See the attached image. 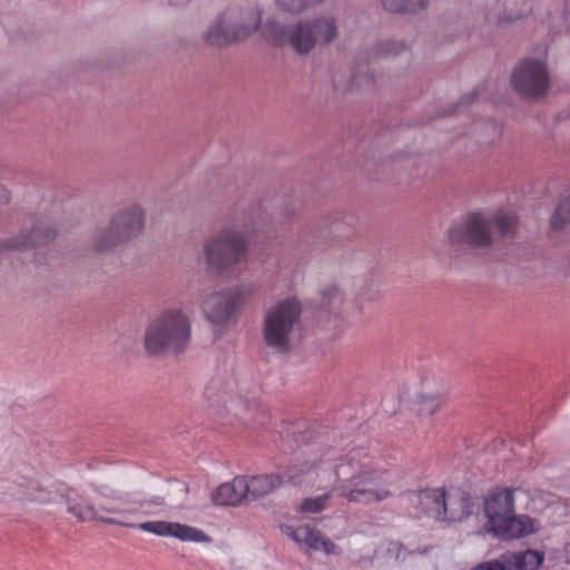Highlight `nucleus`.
<instances>
[{
	"label": "nucleus",
	"mask_w": 570,
	"mask_h": 570,
	"mask_svg": "<svg viewBox=\"0 0 570 570\" xmlns=\"http://www.w3.org/2000/svg\"><path fill=\"white\" fill-rule=\"evenodd\" d=\"M333 471L338 482L337 494L351 503L368 505L392 495L391 472L377 468L374 456L364 446L337 455Z\"/></svg>",
	"instance_id": "f257e3e1"
},
{
	"label": "nucleus",
	"mask_w": 570,
	"mask_h": 570,
	"mask_svg": "<svg viewBox=\"0 0 570 570\" xmlns=\"http://www.w3.org/2000/svg\"><path fill=\"white\" fill-rule=\"evenodd\" d=\"M522 494L519 489L494 488L488 492L483 502L487 518V531L500 540H515L527 537L534 529L533 520L522 513H515V500Z\"/></svg>",
	"instance_id": "f03ea898"
},
{
	"label": "nucleus",
	"mask_w": 570,
	"mask_h": 570,
	"mask_svg": "<svg viewBox=\"0 0 570 570\" xmlns=\"http://www.w3.org/2000/svg\"><path fill=\"white\" fill-rule=\"evenodd\" d=\"M190 341V322L177 308L158 314L147 326L145 348L149 354L180 353Z\"/></svg>",
	"instance_id": "7ed1b4c3"
},
{
	"label": "nucleus",
	"mask_w": 570,
	"mask_h": 570,
	"mask_svg": "<svg viewBox=\"0 0 570 570\" xmlns=\"http://www.w3.org/2000/svg\"><path fill=\"white\" fill-rule=\"evenodd\" d=\"M337 35L336 22L332 17L318 18L312 22H299L285 30L277 22H267L263 36L274 45L288 42L299 53L309 52L317 43H328Z\"/></svg>",
	"instance_id": "20e7f679"
},
{
	"label": "nucleus",
	"mask_w": 570,
	"mask_h": 570,
	"mask_svg": "<svg viewBox=\"0 0 570 570\" xmlns=\"http://www.w3.org/2000/svg\"><path fill=\"white\" fill-rule=\"evenodd\" d=\"M301 305L295 298H286L272 307L265 317L264 338L278 352L289 348V333L299 320Z\"/></svg>",
	"instance_id": "39448f33"
},
{
	"label": "nucleus",
	"mask_w": 570,
	"mask_h": 570,
	"mask_svg": "<svg viewBox=\"0 0 570 570\" xmlns=\"http://www.w3.org/2000/svg\"><path fill=\"white\" fill-rule=\"evenodd\" d=\"M412 502L417 505L422 513L435 520L456 521L470 514V499H460V511L453 507L452 501L446 500L443 488H428L413 494Z\"/></svg>",
	"instance_id": "423d86ee"
},
{
	"label": "nucleus",
	"mask_w": 570,
	"mask_h": 570,
	"mask_svg": "<svg viewBox=\"0 0 570 570\" xmlns=\"http://www.w3.org/2000/svg\"><path fill=\"white\" fill-rule=\"evenodd\" d=\"M336 454L327 452L318 456L297 459L295 463L287 465L282 473L284 478V484L289 483L292 485L321 484V476L327 470H333Z\"/></svg>",
	"instance_id": "0eeeda50"
},
{
	"label": "nucleus",
	"mask_w": 570,
	"mask_h": 570,
	"mask_svg": "<svg viewBox=\"0 0 570 570\" xmlns=\"http://www.w3.org/2000/svg\"><path fill=\"white\" fill-rule=\"evenodd\" d=\"M261 18V12L253 10L246 17L245 22L238 24L234 22L232 17L224 14L207 31L206 41L212 46L222 47L234 41L243 40L257 30Z\"/></svg>",
	"instance_id": "6e6552de"
},
{
	"label": "nucleus",
	"mask_w": 570,
	"mask_h": 570,
	"mask_svg": "<svg viewBox=\"0 0 570 570\" xmlns=\"http://www.w3.org/2000/svg\"><path fill=\"white\" fill-rule=\"evenodd\" d=\"M449 240L453 246L488 247L492 243L491 222L481 213H472L463 223L452 226Z\"/></svg>",
	"instance_id": "1a4fd4ad"
},
{
	"label": "nucleus",
	"mask_w": 570,
	"mask_h": 570,
	"mask_svg": "<svg viewBox=\"0 0 570 570\" xmlns=\"http://www.w3.org/2000/svg\"><path fill=\"white\" fill-rule=\"evenodd\" d=\"M246 248L244 237L228 230L206 246V256L210 266L223 268L240 262Z\"/></svg>",
	"instance_id": "9d476101"
},
{
	"label": "nucleus",
	"mask_w": 570,
	"mask_h": 570,
	"mask_svg": "<svg viewBox=\"0 0 570 570\" xmlns=\"http://www.w3.org/2000/svg\"><path fill=\"white\" fill-rule=\"evenodd\" d=\"M144 226V215L139 206H132L127 213L116 216L109 229L97 242L99 250H107L117 244L128 239L141 232Z\"/></svg>",
	"instance_id": "9b49d317"
},
{
	"label": "nucleus",
	"mask_w": 570,
	"mask_h": 570,
	"mask_svg": "<svg viewBox=\"0 0 570 570\" xmlns=\"http://www.w3.org/2000/svg\"><path fill=\"white\" fill-rule=\"evenodd\" d=\"M165 507L166 500L164 497L142 498L136 493H126L112 497V507H102V510L121 521L129 514L155 515L161 512Z\"/></svg>",
	"instance_id": "f8f14e48"
},
{
	"label": "nucleus",
	"mask_w": 570,
	"mask_h": 570,
	"mask_svg": "<svg viewBox=\"0 0 570 570\" xmlns=\"http://www.w3.org/2000/svg\"><path fill=\"white\" fill-rule=\"evenodd\" d=\"M139 530L181 542L212 543L213 538L196 527L164 520L146 521L136 525Z\"/></svg>",
	"instance_id": "ddd939ff"
},
{
	"label": "nucleus",
	"mask_w": 570,
	"mask_h": 570,
	"mask_svg": "<svg viewBox=\"0 0 570 570\" xmlns=\"http://www.w3.org/2000/svg\"><path fill=\"white\" fill-rule=\"evenodd\" d=\"M68 511L76 517L79 521L99 520L109 524L127 525L120 519L111 515L109 512L102 510V507H112V498L106 503H101L99 508H95L85 502V499L73 489H69L65 494Z\"/></svg>",
	"instance_id": "4468645a"
},
{
	"label": "nucleus",
	"mask_w": 570,
	"mask_h": 570,
	"mask_svg": "<svg viewBox=\"0 0 570 570\" xmlns=\"http://www.w3.org/2000/svg\"><path fill=\"white\" fill-rule=\"evenodd\" d=\"M244 295L238 289L213 294L204 303V311L213 323L227 321L243 303Z\"/></svg>",
	"instance_id": "2eb2a0df"
},
{
	"label": "nucleus",
	"mask_w": 570,
	"mask_h": 570,
	"mask_svg": "<svg viewBox=\"0 0 570 570\" xmlns=\"http://www.w3.org/2000/svg\"><path fill=\"white\" fill-rule=\"evenodd\" d=\"M282 532L285 533L297 544H306L313 550H323L326 554H337L338 547L325 539L320 531L309 525H283Z\"/></svg>",
	"instance_id": "dca6fc26"
},
{
	"label": "nucleus",
	"mask_w": 570,
	"mask_h": 570,
	"mask_svg": "<svg viewBox=\"0 0 570 570\" xmlns=\"http://www.w3.org/2000/svg\"><path fill=\"white\" fill-rule=\"evenodd\" d=\"M471 570H534V550L508 552L498 560L482 562Z\"/></svg>",
	"instance_id": "f3484780"
},
{
	"label": "nucleus",
	"mask_w": 570,
	"mask_h": 570,
	"mask_svg": "<svg viewBox=\"0 0 570 570\" xmlns=\"http://www.w3.org/2000/svg\"><path fill=\"white\" fill-rule=\"evenodd\" d=\"M246 482L248 500L264 498L284 484L281 473H265L256 475H243Z\"/></svg>",
	"instance_id": "a211bd4d"
},
{
	"label": "nucleus",
	"mask_w": 570,
	"mask_h": 570,
	"mask_svg": "<svg viewBox=\"0 0 570 570\" xmlns=\"http://www.w3.org/2000/svg\"><path fill=\"white\" fill-rule=\"evenodd\" d=\"M246 482L243 475L235 476L232 482L220 484L213 494V501L218 505H236L248 500Z\"/></svg>",
	"instance_id": "6ab92c4d"
},
{
	"label": "nucleus",
	"mask_w": 570,
	"mask_h": 570,
	"mask_svg": "<svg viewBox=\"0 0 570 570\" xmlns=\"http://www.w3.org/2000/svg\"><path fill=\"white\" fill-rule=\"evenodd\" d=\"M511 83L521 96L534 95V59L525 58L520 61L512 72Z\"/></svg>",
	"instance_id": "aec40b11"
},
{
	"label": "nucleus",
	"mask_w": 570,
	"mask_h": 570,
	"mask_svg": "<svg viewBox=\"0 0 570 570\" xmlns=\"http://www.w3.org/2000/svg\"><path fill=\"white\" fill-rule=\"evenodd\" d=\"M55 233L43 226H37L32 228L31 233L27 237H22L20 240H11L0 243V252L3 249H22L27 247H36L47 244L52 239Z\"/></svg>",
	"instance_id": "412c9836"
},
{
	"label": "nucleus",
	"mask_w": 570,
	"mask_h": 570,
	"mask_svg": "<svg viewBox=\"0 0 570 570\" xmlns=\"http://www.w3.org/2000/svg\"><path fill=\"white\" fill-rule=\"evenodd\" d=\"M550 225L554 230H562L570 225V194L559 202L551 216Z\"/></svg>",
	"instance_id": "4be33fe9"
},
{
	"label": "nucleus",
	"mask_w": 570,
	"mask_h": 570,
	"mask_svg": "<svg viewBox=\"0 0 570 570\" xmlns=\"http://www.w3.org/2000/svg\"><path fill=\"white\" fill-rule=\"evenodd\" d=\"M383 7L390 12H406L423 9L429 0H382Z\"/></svg>",
	"instance_id": "5701e85b"
},
{
	"label": "nucleus",
	"mask_w": 570,
	"mask_h": 570,
	"mask_svg": "<svg viewBox=\"0 0 570 570\" xmlns=\"http://www.w3.org/2000/svg\"><path fill=\"white\" fill-rule=\"evenodd\" d=\"M443 399L439 395H421L415 401V407L419 415H433L439 411Z\"/></svg>",
	"instance_id": "b1692460"
},
{
	"label": "nucleus",
	"mask_w": 570,
	"mask_h": 570,
	"mask_svg": "<svg viewBox=\"0 0 570 570\" xmlns=\"http://www.w3.org/2000/svg\"><path fill=\"white\" fill-rule=\"evenodd\" d=\"M24 499L29 501L47 503L51 501L50 493L41 488L38 482L31 481L28 483L26 491L23 492Z\"/></svg>",
	"instance_id": "393cba45"
},
{
	"label": "nucleus",
	"mask_w": 570,
	"mask_h": 570,
	"mask_svg": "<svg viewBox=\"0 0 570 570\" xmlns=\"http://www.w3.org/2000/svg\"><path fill=\"white\" fill-rule=\"evenodd\" d=\"M551 80L544 65L537 61V100L548 95Z\"/></svg>",
	"instance_id": "a878e982"
},
{
	"label": "nucleus",
	"mask_w": 570,
	"mask_h": 570,
	"mask_svg": "<svg viewBox=\"0 0 570 570\" xmlns=\"http://www.w3.org/2000/svg\"><path fill=\"white\" fill-rule=\"evenodd\" d=\"M331 494L326 493L316 498H308L303 501L301 504V512L306 513H316L323 511L327 507V501L330 500Z\"/></svg>",
	"instance_id": "bb28decb"
},
{
	"label": "nucleus",
	"mask_w": 570,
	"mask_h": 570,
	"mask_svg": "<svg viewBox=\"0 0 570 570\" xmlns=\"http://www.w3.org/2000/svg\"><path fill=\"white\" fill-rule=\"evenodd\" d=\"M515 222V216L510 213H500L495 217V226L503 236H508L513 232Z\"/></svg>",
	"instance_id": "cd10ccee"
},
{
	"label": "nucleus",
	"mask_w": 570,
	"mask_h": 570,
	"mask_svg": "<svg viewBox=\"0 0 570 570\" xmlns=\"http://www.w3.org/2000/svg\"><path fill=\"white\" fill-rule=\"evenodd\" d=\"M277 4L286 11L298 13L311 4L318 3L322 0H276Z\"/></svg>",
	"instance_id": "c85d7f7f"
},
{
	"label": "nucleus",
	"mask_w": 570,
	"mask_h": 570,
	"mask_svg": "<svg viewBox=\"0 0 570 570\" xmlns=\"http://www.w3.org/2000/svg\"><path fill=\"white\" fill-rule=\"evenodd\" d=\"M257 407V403L256 401L252 400V401H246L244 404H236L233 402L232 404V409L237 413V414H242L246 411H249V410H253V409H256Z\"/></svg>",
	"instance_id": "c756f323"
},
{
	"label": "nucleus",
	"mask_w": 570,
	"mask_h": 570,
	"mask_svg": "<svg viewBox=\"0 0 570 570\" xmlns=\"http://www.w3.org/2000/svg\"><path fill=\"white\" fill-rule=\"evenodd\" d=\"M338 294H340V293H338L337 287L333 286V287L327 288V289H325V291H324V293H323V299H324V302H325L326 304H331V299H332L333 297L338 296Z\"/></svg>",
	"instance_id": "7c9ffc66"
},
{
	"label": "nucleus",
	"mask_w": 570,
	"mask_h": 570,
	"mask_svg": "<svg viewBox=\"0 0 570 570\" xmlns=\"http://www.w3.org/2000/svg\"><path fill=\"white\" fill-rule=\"evenodd\" d=\"M544 554L543 552L537 551V568H539L543 561Z\"/></svg>",
	"instance_id": "2f4dec72"
},
{
	"label": "nucleus",
	"mask_w": 570,
	"mask_h": 570,
	"mask_svg": "<svg viewBox=\"0 0 570 570\" xmlns=\"http://www.w3.org/2000/svg\"><path fill=\"white\" fill-rule=\"evenodd\" d=\"M0 193H1L2 197H3V200L8 202L9 197H8L7 190L4 188L0 187Z\"/></svg>",
	"instance_id": "473e14b6"
}]
</instances>
